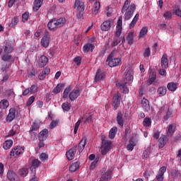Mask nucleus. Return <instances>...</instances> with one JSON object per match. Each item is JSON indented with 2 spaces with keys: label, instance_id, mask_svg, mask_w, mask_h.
<instances>
[{
  "label": "nucleus",
  "instance_id": "obj_17",
  "mask_svg": "<svg viewBox=\"0 0 181 181\" xmlns=\"http://www.w3.org/2000/svg\"><path fill=\"white\" fill-rule=\"evenodd\" d=\"M74 8L78 12H84V3L81 0H76Z\"/></svg>",
  "mask_w": 181,
  "mask_h": 181
},
{
  "label": "nucleus",
  "instance_id": "obj_43",
  "mask_svg": "<svg viewBox=\"0 0 181 181\" xmlns=\"http://www.w3.org/2000/svg\"><path fill=\"white\" fill-rule=\"evenodd\" d=\"M168 142V137L166 136H163V137L159 139V148H163L165 144Z\"/></svg>",
  "mask_w": 181,
  "mask_h": 181
},
{
  "label": "nucleus",
  "instance_id": "obj_12",
  "mask_svg": "<svg viewBox=\"0 0 181 181\" xmlns=\"http://www.w3.org/2000/svg\"><path fill=\"white\" fill-rule=\"evenodd\" d=\"M122 33V18H120L117 21V24L116 26L115 37H119Z\"/></svg>",
  "mask_w": 181,
  "mask_h": 181
},
{
  "label": "nucleus",
  "instance_id": "obj_42",
  "mask_svg": "<svg viewBox=\"0 0 181 181\" xmlns=\"http://www.w3.org/2000/svg\"><path fill=\"white\" fill-rule=\"evenodd\" d=\"M148 35V27H143L139 34V37H145Z\"/></svg>",
  "mask_w": 181,
  "mask_h": 181
},
{
  "label": "nucleus",
  "instance_id": "obj_62",
  "mask_svg": "<svg viewBox=\"0 0 181 181\" xmlns=\"http://www.w3.org/2000/svg\"><path fill=\"white\" fill-rule=\"evenodd\" d=\"M23 22H26L29 19V12H25L22 15Z\"/></svg>",
  "mask_w": 181,
  "mask_h": 181
},
{
  "label": "nucleus",
  "instance_id": "obj_4",
  "mask_svg": "<svg viewBox=\"0 0 181 181\" xmlns=\"http://www.w3.org/2000/svg\"><path fill=\"white\" fill-rule=\"evenodd\" d=\"M121 37H113V38H109L106 42L105 47L106 49H110V47H115L121 43Z\"/></svg>",
  "mask_w": 181,
  "mask_h": 181
},
{
  "label": "nucleus",
  "instance_id": "obj_22",
  "mask_svg": "<svg viewBox=\"0 0 181 181\" xmlns=\"http://www.w3.org/2000/svg\"><path fill=\"white\" fill-rule=\"evenodd\" d=\"M132 81H134V71L132 70H129L126 74V81L123 83L131 84Z\"/></svg>",
  "mask_w": 181,
  "mask_h": 181
},
{
  "label": "nucleus",
  "instance_id": "obj_9",
  "mask_svg": "<svg viewBox=\"0 0 181 181\" xmlns=\"http://www.w3.org/2000/svg\"><path fill=\"white\" fill-rule=\"evenodd\" d=\"M50 44V34L49 33H45L44 36L41 39V45L43 47H49Z\"/></svg>",
  "mask_w": 181,
  "mask_h": 181
},
{
  "label": "nucleus",
  "instance_id": "obj_7",
  "mask_svg": "<svg viewBox=\"0 0 181 181\" xmlns=\"http://www.w3.org/2000/svg\"><path fill=\"white\" fill-rule=\"evenodd\" d=\"M113 23L114 21L111 19L105 21L100 25L101 30H103V32H108V30L111 29V26H112Z\"/></svg>",
  "mask_w": 181,
  "mask_h": 181
},
{
  "label": "nucleus",
  "instance_id": "obj_30",
  "mask_svg": "<svg viewBox=\"0 0 181 181\" xmlns=\"http://www.w3.org/2000/svg\"><path fill=\"white\" fill-rule=\"evenodd\" d=\"M47 26L49 30H54V29H57V24L56 23V19L51 20L48 23Z\"/></svg>",
  "mask_w": 181,
  "mask_h": 181
},
{
  "label": "nucleus",
  "instance_id": "obj_26",
  "mask_svg": "<svg viewBox=\"0 0 181 181\" xmlns=\"http://www.w3.org/2000/svg\"><path fill=\"white\" fill-rule=\"evenodd\" d=\"M168 54H164L161 58V66L163 69H168Z\"/></svg>",
  "mask_w": 181,
  "mask_h": 181
},
{
  "label": "nucleus",
  "instance_id": "obj_41",
  "mask_svg": "<svg viewBox=\"0 0 181 181\" xmlns=\"http://www.w3.org/2000/svg\"><path fill=\"white\" fill-rule=\"evenodd\" d=\"M80 168V163L76 161L71 165L69 167L70 172H76Z\"/></svg>",
  "mask_w": 181,
  "mask_h": 181
},
{
  "label": "nucleus",
  "instance_id": "obj_31",
  "mask_svg": "<svg viewBox=\"0 0 181 181\" xmlns=\"http://www.w3.org/2000/svg\"><path fill=\"white\" fill-rule=\"evenodd\" d=\"M13 145V141H12V140H6L3 144V148L6 151H8V149H11V148H12Z\"/></svg>",
  "mask_w": 181,
  "mask_h": 181
},
{
  "label": "nucleus",
  "instance_id": "obj_36",
  "mask_svg": "<svg viewBox=\"0 0 181 181\" xmlns=\"http://www.w3.org/2000/svg\"><path fill=\"white\" fill-rule=\"evenodd\" d=\"M155 80H156V74H155V72H151L148 77L147 84H148V86L152 85L153 83H154Z\"/></svg>",
  "mask_w": 181,
  "mask_h": 181
},
{
  "label": "nucleus",
  "instance_id": "obj_40",
  "mask_svg": "<svg viewBox=\"0 0 181 181\" xmlns=\"http://www.w3.org/2000/svg\"><path fill=\"white\" fill-rule=\"evenodd\" d=\"M139 19V13H137L129 24V29H132L135 26V25H136V22H138Z\"/></svg>",
  "mask_w": 181,
  "mask_h": 181
},
{
  "label": "nucleus",
  "instance_id": "obj_2",
  "mask_svg": "<svg viewBox=\"0 0 181 181\" xmlns=\"http://www.w3.org/2000/svg\"><path fill=\"white\" fill-rule=\"evenodd\" d=\"M105 136H102V146L100 148L102 155H107L110 151H111V148L112 146V144L110 141H105Z\"/></svg>",
  "mask_w": 181,
  "mask_h": 181
},
{
  "label": "nucleus",
  "instance_id": "obj_21",
  "mask_svg": "<svg viewBox=\"0 0 181 181\" xmlns=\"http://www.w3.org/2000/svg\"><path fill=\"white\" fill-rule=\"evenodd\" d=\"M166 172V167L163 166L159 169V171L156 175L157 181H163L165 173Z\"/></svg>",
  "mask_w": 181,
  "mask_h": 181
},
{
  "label": "nucleus",
  "instance_id": "obj_45",
  "mask_svg": "<svg viewBox=\"0 0 181 181\" xmlns=\"http://www.w3.org/2000/svg\"><path fill=\"white\" fill-rule=\"evenodd\" d=\"M8 107H9V102L7 100L4 99L0 102V108L1 110H6Z\"/></svg>",
  "mask_w": 181,
  "mask_h": 181
},
{
  "label": "nucleus",
  "instance_id": "obj_35",
  "mask_svg": "<svg viewBox=\"0 0 181 181\" xmlns=\"http://www.w3.org/2000/svg\"><path fill=\"white\" fill-rule=\"evenodd\" d=\"M117 122L120 127H124V117L122 115V113H117Z\"/></svg>",
  "mask_w": 181,
  "mask_h": 181
},
{
  "label": "nucleus",
  "instance_id": "obj_1",
  "mask_svg": "<svg viewBox=\"0 0 181 181\" xmlns=\"http://www.w3.org/2000/svg\"><path fill=\"white\" fill-rule=\"evenodd\" d=\"M136 11V6L134 4H131V0H126L122 8V13H124L125 21H129L134 16Z\"/></svg>",
  "mask_w": 181,
  "mask_h": 181
},
{
  "label": "nucleus",
  "instance_id": "obj_20",
  "mask_svg": "<svg viewBox=\"0 0 181 181\" xmlns=\"http://www.w3.org/2000/svg\"><path fill=\"white\" fill-rule=\"evenodd\" d=\"M15 114H16V110H15V108H11L9 110V113L6 119V121L7 122H12L13 119H15Z\"/></svg>",
  "mask_w": 181,
  "mask_h": 181
},
{
  "label": "nucleus",
  "instance_id": "obj_61",
  "mask_svg": "<svg viewBox=\"0 0 181 181\" xmlns=\"http://www.w3.org/2000/svg\"><path fill=\"white\" fill-rule=\"evenodd\" d=\"M97 163H98V158H96V159L91 163V165H90V170H94V169L95 168V166H96Z\"/></svg>",
  "mask_w": 181,
  "mask_h": 181
},
{
  "label": "nucleus",
  "instance_id": "obj_57",
  "mask_svg": "<svg viewBox=\"0 0 181 181\" xmlns=\"http://www.w3.org/2000/svg\"><path fill=\"white\" fill-rule=\"evenodd\" d=\"M81 124V120L80 119H78L77 122L75 124V127L74 130V134H77V132L78 131V128Z\"/></svg>",
  "mask_w": 181,
  "mask_h": 181
},
{
  "label": "nucleus",
  "instance_id": "obj_63",
  "mask_svg": "<svg viewBox=\"0 0 181 181\" xmlns=\"http://www.w3.org/2000/svg\"><path fill=\"white\" fill-rule=\"evenodd\" d=\"M151 56V48L146 47L144 52V57H149Z\"/></svg>",
  "mask_w": 181,
  "mask_h": 181
},
{
  "label": "nucleus",
  "instance_id": "obj_60",
  "mask_svg": "<svg viewBox=\"0 0 181 181\" xmlns=\"http://www.w3.org/2000/svg\"><path fill=\"white\" fill-rule=\"evenodd\" d=\"M83 11H76V18H77V19H78L79 21H83Z\"/></svg>",
  "mask_w": 181,
  "mask_h": 181
},
{
  "label": "nucleus",
  "instance_id": "obj_13",
  "mask_svg": "<svg viewBox=\"0 0 181 181\" xmlns=\"http://www.w3.org/2000/svg\"><path fill=\"white\" fill-rule=\"evenodd\" d=\"M80 94V90H78V88L73 89L69 93V100L71 101H74L77 100Z\"/></svg>",
  "mask_w": 181,
  "mask_h": 181
},
{
  "label": "nucleus",
  "instance_id": "obj_14",
  "mask_svg": "<svg viewBox=\"0 0 181 181\" xmlns=\"http://www.w3.org/2000/svg\"><path fill=\"white\" fill-rule=\"evenodd\" d=\"M116 86L117 88H120V90H123V93L124 94H128V93H129V89L127 87V86H129V83H124V82H117Z\"/></svg>",
  "mask_w": 181,
  "mask_h": 181
},
{
  "label": "nucleus",
  "instance_id": "obj_10",
  "mask_svg": "<svg viewBox=\"0 0 181 181\" xmlns=\"http://www.w3.org/2000/svg\"><path fill=\"white\" fill-rule=\"evenodd\" d=\"M108 66L110 67H117V66H119L121 64L122 59L121 58H113L110 59V57H107Z\"/></svg>",
  "mask_w": 181,
  "mask_h": 181
},
{
  "label": "nucleus",
  "instance_id": "obj_46",
  "mask_svg": "<svg viewBox=\"0 0 181 181\" xmlns=\"http://www.w3.org/2000/svg\"><path fill=\"white\" fill-rule=\"evenodd\" d=\"M62 108L64 112L70 111V108H71V105L69 102H65L62 105Z\"/></svg>",
  "mask_w": 181,
  "mask_h": 181
},
{
  "label": "nucleus",
  "instance_id": "obj_24",
  "mask_svg": "<svg viewBox=\"0 0 181 181\" xmlns=\"http://www.w3.org/2000/svg\"><path fill=\"white\" fill-rule=\"evenodd\" d=\"M104 78H105V72H103L101 69H98L96 72L95 81H100L104 80Z\"/></svg>",
  "mask_w": 181,
  "mask_h": 181
},
{
  "label": "nucleus",
  "instance_id": "obj_6",
  "mask_svg": "<svg viewBox=\"0 0 181 181\" xmlns=\"http://www.w3.org/2000/svg\"><path fill=\"white\" fill-rule=\"evenodd\" d=\"M25 152V148L22 146H17L16 147H14L11 151V156H14L16 158V156H19V155H22Z\"/></svg>",
  "mask_w": 181,
  "mask_h": 181
},
{
  "label": "nucleus",
  "instance_id": "obj_15",
  "mask_svg": "<svg viewBox=\"0 0 181 181\" xmlns=\"http://www.w3.org/2000/svg\"><path fill=\"white\" fill-rule=\"evenodd\" d=\"M40 125H42V122L40 120H35L30 129V134H32V132L35 134L36 131L40 128Z\"/></svg>",
  "mask_w": 181,
  "mask_h": 181
},
{
  "label": "nucleus",
  "instance_id": "obj_49",
  "mask_svg": "<svg viewBox=\"0 0 181 181\" xmlns=\"http://www.w3.org/2000/svg\"><path fill=\"white\" fill-rule=\"evenodd\" d=\"M62 88H63V85L62 84H58L55 88L53 90L54 94H59L60 91H62Z\"/></svg>",
  "mask_w": 181,
  "mask_h": 181
},
{
  "label": "nucleus",
  "instance_id": "obj_53",
  "mask_svg": "<svg viewBox=\"0 0 181 181\" xmlns=\"http://www.w3.org/2000/svg\"><path fill=\"white\" fill-rule=\"evenodd\" d=\"M57 125H59V121L57 120H53L50 124H49V129H54V128H56V127H57Z\"/></svg>",
  "mask_w": 181,
  "mask_h": 181
},
{
  "label": "nucleus",
  "instance_id": "obj_11",
  "mask_svg": "<svg viewBox=\"0 0 181 181\" xmlns=\"http://www.w3.org/2000/svg\"><path fill=\"white\" fill-rule=\"evenodd\" d=\"M121 104V94L119 93H116L113 97L112 107L115 110H117Z\"/></svg>",
  "mask_w": 181,
  "mask_h": 181
},
{
  "label": "nucleus",
  "instance_id": "obj_33",
  "mask_svg": "<svg viewBox=\"0 0 181 181\" xmlns=\"http://www.w3.org/2000/svg\"><path fill=\"white\" fill-rule=\"evenodd\" d=\"M86 138H82L81 141L78 144V149L79 153H81L86 147Z\"/></svg>",
  "mask_w": 181,
  "mask_h": 181
},
{
  "label": "nucleus",
  "instance_id": "obj_23",
  "mask_svg": "<svg viewBox=\"0 0 181 181\" xmlns=\"http://www.w3.org/2000/svg\"><path fill=\"white\" fill-rule=\"evenodd\" d=\"M141 104L142 108L146 112H148V111H149V110H151V106L149 105V100H148V99L144 98L141 100Z\"/></svg>",
  "mask_w": 181,
  "mask_h": 181
},
{
  "label": "nucleus",
  "instance_id": "obj_5",
  "mask_svg": "<svg viewBox=\"0 0 181 181\" xmlns=\"http://www.w3.org/2000/svg\"><path fill=\"white\" fill-rule=\"evenodd\" d=\"M112 173V169H109L105 172V169L100 170V178L99 181H108L109 179H111V175Z\"/></svg>",
  "mask_w": 181,
  "mask_h": 181
},
{
  "label": "nucleus",
  "instance_id": "obj_44",
  "mask_svg": "<svg viewBox=\"0 0 181 181\" xmlns=\"http://www.w3.org/2000/svg\"><path fill=\"white\" fill-rule=\"evenodd\" d=\"M71 91V86L66 87L63 93V98H69L70 95V92Z\"/></svg>",
  "mask_w": 181,
  "mask_h": 181
},
{
  "label": "nucleus",
  "instance_id": "obj_3",
  "mask_svg": "<svg viewBox=\"0 0 181 181\" xmlns=\"http://www.w3.org/2000/svg\"><path fill=\"white\" fill-rule=\"evenodd\" d=\"M13 52V48L12 47V45H6L4 47V54H3L1 60H3L4 62H11V59H12L11 53H12Z\"/></svg>",
  "mask_w": 181,
  "mask_h": 181
},
{
  "label": "nucleus",
  "instance_id": "obj_56",
  "mask_svg": "<svg viewBox=\"0 0 181 181\" xmlns=\"http://www.w3.org/2000/svg\"><path fill=\"white\" fill-rule=\"evenodd\" d=\"M33 103H35V96H31L29 98L28 100L27 101V103H26L27 107L32 105Z\"/></svg>",
  "mask_w": 181,
  "mask_h": 181
},
{
  "label": "nucleus",
  "instance_id": "obj_8",
  "mask_svg": "<svg viewBox=\"0 0 181 181\" xmlns=\"http://www.w3.org/2000/svg\"><path fill=\"white\" fill-rule=\"evenodd\" d=\"M136 144H138V135H134L132 137V139L129 140V144L127 145V151H134V147L136 146Z\"/></svg>",
  "mask_w": 181,
  "mask_h": 181
},
{
  "label": "nucleus",
  "instance_id": "obj_18",
  "mask_svg": "<svg viewBox=\"0 0 181 181\" xmlns=\"http://www.w3.org/2000/svg\"><path fill=\"white\" fill-rule=\"evenodd\" d=\"M76 152H77V146L73 147L72 148L69 149L66 152V158L69 160H73L74 159V156H76Z\"/></svg>",
  "mask_w": 181,
  "mask_h": 181
},
{
  "label": "nucleus",
  "instance_id": "obj_51",
  "mask_svg": "<svg viewBox=\"0 0 181 181\" xmlns=\"http://www.w3.org/2000/svg\"><path fill=\"white\" fill-rule=\"evenodd\" d=\"M18 22H19V18H18V17H13L10 23V27L13 28L16 25H18Z\"/></svg>",
  "mask_w": 181,
  "mask_h": 181
},
{
  "label": "nucleus",
  "instance_id": "obj_28",
  "mask_svg": "<svg viewBox=\"0 0 181 181\" xmlns=\"http://www.w3.org/2000/svg\"><path fill=\"white\" fill-rule=\"evenodd\" d=\"M100 8H101V3L100 1H96L93 4V9L92 10V13L93 15H97L98 13V11H100Z\"/></svg>",
  "mask_w": 181,
  "mask_h": 181
},
{
  "label": "nucleus",
  "instance_id": "obj_58",
  "mask_svg": "<svg viewBox=\"0 0 181 181\" xmlns=\"http://www.w3.org/2000/svg\"><path fill=\"white\" fill-rule=\"evenodd\" d=\"M30 91L31 94H36V93H37V87L36 86V85H33L30 87Z\"/></svg>",
  "mask_w": 181,
  "mask_h": 181
},
{
  "label": "nucleus",
  "instance_id": "obj_59",
  "mask_svg": "<svg viewBox=\"0 0 181 181\" xmlns=\"http://www.w3.org/2000/svg\"><path fill=\"white\" fill-rule=\"evenodd\" d=\"M74 63H76V64H77V66H80V64H81V57H76L74 59Z\"/></svg>",
  "mask_w": 181,
  "mask_h": 181
},
{
  "label": "nucleus",
  "instance_id": "obj_25",
  "mask_svg": "<svg viewBox=\"0 0 181 181\" xmlns=\"http://www.w3.org/2000/svg\"><path fill=\"white\" fill-rule=\"evenodd\" d=\"M177 83L175 82H170L167 84V88L169 91H172L173 93H175L176 90H177Z\"/></svg>",
  "mask_w": 181,
  "mask_h": 181
},
{
  "label": "nucleus",
  "instance_id": "obj_37",
  "mask_svg": "<svg viewBox=\"0 0 181 181\" xmlns=\"http://www.w3.org/2000/svg\"><path fill=\"white\" fill-rule=\"evenodd\" d=\"M7 177L9 181H15V179H16L17 175L16 173H15V172L12 170H8V172L7 173Z\"/></svg>",
  "mask_w": 181,
  "mask_h": 181
},
{
  "label": "nucleus",
  "instance_id": "obj_52",
  "mask_svg": "<svg viewBox=\"0 0 181 181\" xmlns=\"http://www.w3.org/2000/svg\"><path fill=\"white\" fill-rule=\"evenodd\" d=\"M28 173H29V171L28 170V168H23L20 170V175L23 177H25L27 176Z\"/></svg>",
  "mask_w": 181,
  "mask_h": 181
},
{
  "label": "nucleus",
  "instance_id": "obj_32",
  "mask_svg": "<svg viewBox=\"0 0 181 181\" xmlns=\"http://www.w3.org/2000/svg\"><path fill=\"white\" fill-rule=\"evenodd\" d=\"M94 47H95L93 44H90V43L86 44L83 46V52L85 53H88V52H90H90H93V50H94Z\"/></svg>",
  "mask_w": 181,
  "mask_h": 181
},
{
  "label": "nucleus",
  "instance_id": "obj_50",
  "mask_svg": "<svg viewBox=\"0 0 181 181\" xmlns=\"http://www.w3.org/2000/svg\"><path fill=\"white\" fill-rule=\"evenodd\" d=\"M163 18L166 21H170L172 19V12L170 11H166L163 13Z\"/></svg>",
  "mask_w": 181,
  "mask_h": 181
},
{
  "label": "nucleus",
  "instance_id": "obj_48",
  "mask_svg": "<svg viewBox=\"0 0 181 181\" xmlns=\"http://www.w3.org/2000/svg\"><path fill=\"white\" fill-rule=\"evenodd\" d=\"M143 125H144V127H151V125H152V120H151V118H144L143 121Z\"/></svg>",
  "mask_w": 181,
  "mask_h": 181
},
{
  "label": "nucleus",
  "instance_id": "obj_64",
  "mask_svg": "<svg viewBox=\"0 0 181 181\" xmlns=\"http://www.w3.org/2000/svg\"><path fill=\"white\" fill-rule=\"evenodd\" d=\"M106 15L108 18L111 16L112 12L111 11V8L110 6L106 7L105 8Z\"/></svg>",
  "mask_w": 181,
  "mask_h": 181
},
{
  "label": "nucleus",
  "instance_id": "obj_39",
  "mask_svg": "<svg viewBox=\"0 0 181 181\" xmlns=\"http://www.w3.org/2000/svg\"><path fill=\"white\" fill-rule=\"evenodd\" d=\"M118 131V128L114 127H112L109 132V138L110 139H114L115 138V135H117V132Z\"/></svg>",
  "mask_w": 181,
  "mask_h": 181
},
{
  "label": "nucleus",
  "instance_id": "obj_47",
  "mask_svg": "<svg viewBox=\"0 0 181 181\" xmlns=\"http://www.w3.org/2000/svg\"><path fill=\"white\" fill-rule=\"evenodd\" d=\"M127 42L129 45L134 43V32H129L127 35Z\"/></svg>",
  "mask_w": 181,
  "mask_h": 181
},
{
  "label": "nucleus",
  "instance_id": "obj_55",
  "mask_svg": "<svg viewBox=\"0 0 181 181\" xmlns=\"http://www.w3.org/2000/svg\"><path fill=\"white\" fill-rule=\"evenodd\" d=\"M32 163H33V167L35 168H39V166H40V163H42L38 159H35L33 160Z\"/></svg>",
  "mask_w": 181,
  "mask_h": 181
},
{
  "label": "nucleus",
  "instance_id": "obj_54",
  "mask_svg": "<svg viewBox=\"0 0 181 181\" xmlns=\"http://www.w3.org/2000/svg\"><path fill=\"white\" fill-rule=\"evenodd\" d=\"M47 158H49V156L45 153H42L40 155V159L41 162H45L47 160Z\"/></svg>",
  "mask_w": 181,
  "mask_h": 181
},
{
  "label": "nucleus",
  "instance_id": "obj_38",
  "mask_svg": "<svg viewBox=\"0 0 181 181\" xmlns=\"http://www.w3.org/2000/svg\"><path fill=\"white\" fill-rule=\"evenodd\" d=\"M175 128H176V124H170L168 127V129L167 132L168 136H172V135H173V134L175 133Z\"/></svg>",
  "mask_w": 181,
  "mask_h": 181
},
{
  "label": "nucleus",
  "instance_id": "obj_34",
  "mask_svg": "<svg viewBox=\"0 0 181 181\" xmlns=\"http://www.w3.org/2000/svg\"><path fill=\"white\" fill-rule=\"evenodd\" d=\"M55 22L57 23V28H62L66 25V18H60L59 19H55Z\"/></svg>",
  "mask_w": 181,
  "mask_h": 181
},
{
  "label": "nucleus",
  "instance_id": "obj_16",
  "mask_svg": "<svg viewBox=\"0 0 181 181\" xmlns=\"http://www.w3.org/2000/svg\"><path fill=\"white\" fill-rule=\"evenodd\" d=\"M47 62H49L47 57L42 55L38 59L37 66H38L40 68L45 67V66L47 64Z\"/></svg>",
  "mask_w": 181,
  "mask_h": 181
},
{
  "label": "nucleus",
  "instance_id": "obj_27",
  "mask_svg": "<svg viewBox=\"0 0 181 181\" xmlns=\"http://www.w3.org/2000/svg\"><path fill=\"white\" fill-rule=\"evenodd\" d=\"M166 93H168V89L166 88L165 86H160L157 89V94L160 97H163V95H166Z\"/></svg>",
  "mask_w": 181,
  "mask_h": 181
},
{
  "label": "nucleus",
  "instance_id": "obj_19",
  "mask_svg": "<svg viewBox=\"0 0 181 181\" xmlns=\"http://www.w3.org/2000/svg\"><path fill=\"white\" fill-rule=\"evenodd\" d=\"M49 136V130L47 129H44L39 133V141H46Z\"/></svg>",
  "mask_w": 181,
  "mask_h": 181
},
{
  "label": "nucleus",
  "instance_id": "obj_29",
  "mask_svg": "<svg viewBox=\"0 0 181 181\" xmlns=\"http://www.w3.org/2000/svg\"><path fill=\"white\" fill-rule=\"evenodd\" d=\"M42 5H43V0H35L33 6L34 11H39V9H40L42 7Z\"/></svg>",
  "mask_w": 181,
  "mask_h": 181
}]
</instances>
